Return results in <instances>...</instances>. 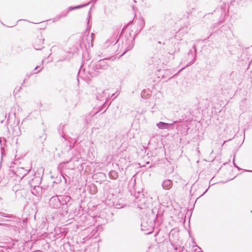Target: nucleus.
<instances>
[{"label":"nucleus","instance_id":"nucleus-1","mask_svg":"<svg viewBox=\"0 0 252 252\" xmlns=\"http://www.w3.org/2000/svg\"><path fill=\"white\" fill-rule=\"evenodd\" d=\"M158 127L160 129L167 128L168 124L160 122L158 124Z\"/></svg>","mask_w":252,"mask_h":252},{"label":"nucleus","instance_id":"nucleus-2","mask_svg":"<svg viewBox=\"0 0 252 252\" xmlns=\"http://www.w3.org/2000/svg\"><path fill=\"white\" fill-rule=\"evenodd\" d=\"M163 184L164 187H165L166 185L168 186H170L171 182L170 180H166L164 182Z\"/></svg>","mask_w":252,"mask_h":252}]
</instances>
